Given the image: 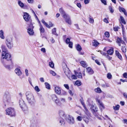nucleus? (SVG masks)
<instances>
[{"mask_svg": "<svg viewBox=\"0 0 127 127\" xmlns=\"http://www.w3.org/2000/svg\"><path fill=\"white\" fill-rule=\"evenodd\" d=\"M27 99L28 102L31 105H33L35 101L32 94L30 92H27L26 93Z\"/></svg>", "mask_w": 127, "mask_h": 127, "instance_id": "obj_1", "label": "nucleus"}, {"mask_svg": "<svg viewBox=\"0 0 127 127\" xmlns=\"http://www.w3.org/2000/svg\"><path fill=\"white\" fill-rule=\"evenodd\" d=\"M10 61L11 60L10 54L8 52H6L2 54L1 61L2 63H4L5 60Z\"/></svg>", "mask_w": 127, "mask_h": 127, "instance_id": "obj_2", "label": "nucleus"}, {"mask_svg": "<svg viewBox=\"0 0 127 127\" xmlns=\"http://www.w3.org/2000/svg\"><path fill=\"white\" fill-rule=\"evenodd\" d=\"M5 43L7 47L11 49L13 46V44L12 38L10 37H7L6 39Z\"/></svg>", "mask_w": 127, "mask_h": 127, "instance_id": "obj_3", "label": "nucleus"}, {"mask_svg": "<svg viewBox=\"0 0 127 127\" xmlns=\"http://www.w3.org/2000/svg\"><path fill=\"white\" fill-rule=\"evenodd\" d=\"M65 119L67 122L70 125H72L75 123L74 118L71 115H67L65 116Z\"/></svg>", "mask_w": 127, "mask_h": 127, "instance_id": "obj_4", "label": "nucleus"}, {"mask_svg": "<svg viewBox=\"0 0 127 127\" xmlns=\"http://www.w3.org/2000/svg\"><path fill=\"white\" fill-rule=\"evenodd\" d=\"M6 114L10 115L11 116H14L15 115V112L14 108H9L5 110Z\"/></svg>", "mask_w": 127, "mask_h": 127, "instance_id": "obj_5", "label": "nucleus"}, {"mask_svg": "<svg viewBox=\"0 0 127 127\" xmlns=\"http://www.w3.org/2000/svg\"><path fill=\"white\" fill-rule=\"evenodd\" d=\"M34 27L33 24L31 23L27 30V32L30 35H34V32L33 29Z\"/></svg>", "mask_w": 127, "mask_h": 127, "instance_id": "obj_6", "label": "nucleus"}, {"mask_svg": "<svg viewBox=\"0 0 127 127\" xmlns=\"http://www.w3.org/2000/svg\"><path fill=\"white\" fill-rule=\"evenodd\" d=\"M62 65L64 73L68 77V75L70 73V71L68 68L67 67L66 64L64 63H63Z\"/></svg>", "mask_w": 127, "mask_h": 127, "instance_id": "obj_7", "label": "nucleus"}, {"mask_svg": "<svg viewBox=\"0 0 127 127\" xmlns=\"http://www.w3.org/2000/svg\"><path fill=\"white\" fill-rule=\"evenodd\" d=\"M116 42L119 46H121V44L126 45L125 42L122 39V38L118 37L116 39Z\"/></svg>", "mask_w": 127, "mask_h": 127, "instance_id": "obj_8", "label": "nucleus"}, {"mask_svg": "<svg viewBox=\"0 0 127 127\" xmlns=\"http://www.w3.org/2000/svg\"><path fill=\"white\" fill-rule=\"evenodd\" d=\"M18 3L19 6L22 8L27 9L28 8V6L26 4H24L20 0L18 1Z\"/></svg>", "mask_w": 127, "mask_h": 127, "instance_id": "obj_9", "label": "nucleus"}, {"mask_svg": "<svg viewBox=\"0 0 127 127\" xmlns=\"http://www.w3.org/2000/svg\"><path fill=\"white\" fill-rule=\"evenodd\" d=\"M23 18L26 21H30L31 19V16L29 14L26 12L24 13Z\"/></svg>", "mask_w": 127, "mask_h": 127, "instance_id": "obj_10", "label": "nucleus"}, {"mask_svg": "<svg viewBox=\"0 0 127 127\" xmlns=\"http://www.w3.org/2000/svg\"><path fill=\"white\" fill-rule=\"evenodd\" d=\"M31 125L30 127H39L37 124V121L36 120L32 119L31 121Z\"/></svg>", "mask_w": 127, "mask_h": 127, "instance_id": "obj_11", "label": "nucleus"}, {"mask_svg": "<svg viewBox=\"0 0 127 127\" xmlns=\"http://www.w3.org/2000/svg\"><path fill=\"white\" fill-rule=\"evenodd\" d=\"M10 97L9 95L5 94L3 97L4 101L5 102H8L10 100Z\"/></svg>", "mask_w": 127, "mask_h": 127, "instance_id": "obj_12", "label": "nucleus"}, {"mask_svg": "<svg viewBox=\"0 0 127 127\" xmlns=\"http://www.w3.org/2000/svg\"><path fill=\"white\" fill-rule=\"evenodd\" d=\"M97 102L99 103V106L100 109L101 110L105 108V107L103 103L99 100L97 99H96Z\"/></svg>", "mask_w": 127, "mask_h": 127, "instance_id": "obj_13", "label": "nucleus"}, {"mask_svg": "<svg viewBox=\"0 0 127 127\" xmlns=\"http://www.w3.org/2000/svg\"><path fill=\"white\" fill-rule=\"evenodd\" d=\"M55 92L57 94L60 95L61 93V88L58 87H56L55 88Z\"/></svg>", "mask_w": 127, "mask_h": 127, "instance_id": "obj_14", "label": "nucleus"}, {"mask_svg": "<svg viewBox=\"0 0 127 127\" xmlns=\"http://www.w3.org/2000/svg\"><path fill=\"white\" fill-rule=\"evenodd\" d=\"M59 114L61 118L62 117L65 118V116L67 115L65 114L64 112L62 110H60L59 111Z\"/></svg>", "mask_w": 127, "mask_h": 127, "instance_id": "obj_15", "label": "nucleus"}, {"mask_svg": "<svg viewBox=\"0 0 127 127\" xmlns=\"http://www.w3.org/2000/svg\"><path fill=\"white\" fill-rule=\"evenodd\" d=\"M86 72L89 74H92L94 73L93 70L90 67H88L86 68Z\"/></svg>", "mask_w": 127, "mask_h": 127, "instance_id": "obj_16", "label": "nucleus"}, {"mask_svg": "<svg viewBox=\"0 0 127 127\" xmlns=\"http://www.w3.org/2000/svg\"><path fill=\"white\" fill-rule=\"evenodd\" d=\"M91 109L92 110V111L93 113H94L95 114H96L95 112H96L97 111V108L95 106L92 105Z\"/></svg>", "mask_w": 127, "mask_h": 127, "instance_id": "obj_17", "label": "nucleus"}, {"mask_svg": "<svg viewBox=\"0 0 127 127\" xmlns=\"http://www.w3.org/2000/svg\"><path fill=\"white\" fill-rule=\"evenodd\" d=\"M15 71L16 73L18 76H20L22 74V72L20 69L18 68H16Z\"/></svg>", "mask_w": 127, "mask_h": 127, "instance_id": "obj_18", "label": "nucleus"}, {"mask_svg": "<svg viewBox=\"0 0 127 127\" xmlns=\"http://www.w3.org/2000/svg\"><path fill=\"white\" fill-rule=\"evenodd\" d=\"M119 10L120 12H123L126 16H127V13L126 12V10L124 8L120 7L119 8Z\"/></svg>", "mask_w": 127, "mask_h": 127, "instance_id": "obj_19", "label": "nucleus"}, {"mask_svg": "<svg viewBox=\"0 0 127 127\" xmlns=\"http://www.w3.org/2000/svg\"><path fill=\"white\" fill-rule=\"evenodd\" d=\"M119 20L121 23H122L124 24H126L124 18L122 16H120V18L119 19Z\"/></svg>", "mask_w": 127, "mask_h": 127, "instance_id": "obj_20", "label": "nucleus"}, {"mask_svg": "<svg viewBox=\"0 0 127 127\" xmlns=\"http://www.w3.org/2000/svg\"><path fill=\"white\" fill-rule=\"evenodd\" d=\"M116 54L118 57L121 60H122V56L121 54L119 53V52L117 51H116Z\"/></svg>", "mask_w": 127, "mask_h": 127, "instance_id": "obj_21", "label": "nucleus"}, {"mask_svg": "<svg viewBox=\"0 0 127 127\" xmlns=\"http://www.w3.org/2000/svg\"><path fill=\"white\" fill-rule=\"evenodd\" d=\"M99 43L96 40H94L93 42V46L96 47Z\"/></svg>", "mask_w": 127, "mask_h": 127, "instance_id": "obj_22", "label": "nucleus"}, {"mask_svg": "<svg viewBox=\"0 0 127 127\" xmlns=\"http://www.w3.org/2000/svg\"><path fill=\"white\" fill-rule=\"evenodd\" d=\"M22 109L23 111L27 110V107L25 104H23V105H22L20 106Z\"/></svg>", "mask_w": 127, "mask_h": 127, "instance_id": "obj_23", "label": "nucleus"}, {"mask_svg": "<svg viewBox=\"0 0 127 127\" xmlns=\"http://www.w3.org/2000/svg\"><path fill=\"white\" fill-rule=\"evenodd\" d=\"M55 103L58 105L60 106L61 105V103L58 98L54 101Z\"/></svg>", "mask_w": 127, "mask_h": 127, "instance_id": "obj_24", "label": "nucleus"}, {"mask_svg": "<svg viewBox=\"0 0 127 127\" xmlns=\"http://www.w3.org/2000/svg\"><path fill=\"white\" fill-rule=\"evenodd\" d=\"M80 63L81 65L84 67H86L87 66V64L86 62L84 61H81Z\"/></svg>", "mask_w": 127, "mask_h": 127, "instance_id": "obj_25", "label": "nucleus"}, {"mask_svg": "<svg viewBox=\"0 0 127 127\" xmlns=\"http://www.w3.org/2000/svg\"><path fill=\"white\" fill-rule=\"evenodd\" d=\"M2 54L6 52H8V51L6 48L4 46H2Z\"/></svg>", "mask_w": 127, "mask_h": 127, "instance_id": "obj_26", "label": "nucleus"}, {"mask_svg": "<svg viewBox=\"0 0 127 127\" xmlns=\"http://www.w3.org/2000/svg\"><path fill=\"white\" fill-rule=\"evenodd\" d=\"M4 33L3 31L1 30L0 31V37L2 39H4L5 38L4 36Z\"/></svg>", "mask_w": 127, "mask_h": 127, "instance_id": "obj_27", "label": "nucleus"}, {"mask_svg": "<svg viewBox=\"0 0 127 127\" xmlns=\"http://www.w3.org/2000/svg\"><path fill=\"white\" fill-rule=\"evenodd\" d=\"M39 24L40 28L39 29L40 31V32L41 33H43L44 32V28L41 25V24L40 23Z\"/></svg>", "mask_w": 127, "mask_h": 127, "instance_id": "obj_28", "label": "nucleus"}, {"mask_svg": "<svg viewBox=\"0 0 127 127\" xmlns=\"http://www.w3.org/2000/svg\"><path fill=\"white\" fill-rule=\"evenodd\" d=\"M51 97L52 100L54 101L57 98L56 95L55 94L52 95Z\"/></svg>", "mask_w": 127, "mask_h": 127, "instance_id": "obj_29", "label": "nucleus"}, {"mask_svg": "<svg viewBox=\"0 0 127 127\" xmlns=\"http://www.w3.org/2000/svg\"><path fill=\"white\" fill-rule=\"evenodd\" d=\"M76 48L77 50L79 52H80L82 50V48L81 47L79 44H78L77 45Z\"/></svg>", "mask_w": 127, "mask_h": 127, "instance_id": "obj_30", "label": "nucleus"}, {"mask_svg": "<svg viewBox=\"0 0 127 127\" xmlns=\"http://www.w3.org/2000/svg\"><path fill=\"white\" fill-rule=\"evenodd\" d=\"M107 54L112 55L113 53V50L112 49H110L108 50L107 51Z\"/></svg>", "mask_w": 127, "mask_h": 127, "instance_id": "obj_31", "label": "nucleus"}, {"mask_svg": "<svg viewBox=\"0 0 127 127\" xmlns=\"http://www.w3.org/2000/svg\"><path fill=\"white\" fill-rule=\"evenodd\" d=\"M75 74L79 78H82V74L81 73L76 72L75 73Z\"/></svg>", "mask_w": 127, "mask_h": 127, "instance_id": "obj_32", "label": "nucleus"}, {"mask_svg": "<svg viewBox=\"0 0 127 127\" xmlns=\"http://www.w3.org/2000/svg\"><path fill=\"white\" fill-rule=\"evenodd\" d=\"M65 20L66 22L69 25H71V23L70 17L68 18L67 19H66Z\"/></svg>", "mask_w": 127, "mask_h": 127, "instance_id": "obj_33", "label": "nucleus"}, {"mask_svg": "<svg viewBox=\"0 0 127 127\" xmlns=\"http://www.w3.org/2000/svg\"><path fill=\"white\" fill-rule=\"evenodd\" d=\"M63 17L65 19V20L66 19H67L70 17L67 14H66V13H65L64 14L62 15Z\"/></svg>", "mask_w": 127, "mask_h": 127, "instance_id": "obj_34", "label": "nucleus"}, {"mask_svg": "<svg viewBox=\"0 0 127 127\" xmlns=\"http://www.w3.org/2000/svg\"><path fill=\"white\" fill-rule=\"evenodd\" d=\"M125 45H124L121 47V49L123 53H125L126 51V48Z\"/></svg>", "mask_w": 127, "mask_h": 127, "instance_id": "obj_35", "label": "nucleus"}, {"mask_svg": "<svg viewBox=\"0 0 127 127\" xmlns=\"http://www.w3.org/2000/svg\"><path fill=\"white\" fill-rule=\"evenodd\" d=\"M95 92L97 93H100L101 92V90L100 88H97L95 89Z\"/></svg>", "mask_w": 127, "mask_h": 127, "instance_id": "obj_36", "label": "nucleus"}, {"mask_svg": "<svg viewBox=\"0 0 127 127\" xmlns=\"http://www.w3.org/2000/svg\"><path fill=\"white\" fill-rule=\"evenodd\" d=\"M120 105L117 104L115 106H113V108L114 110H119L120 108Z\"/></svg>", "mask_w": 127, "mask_h": 127, "instance_id": "obj_37", "label": "nucleus"}, {"mask_svg": "<svg viewBox=\"0 0 127 127\" xmlns=\"http://www.w3.org/2000/svg\"><path fill=\"white\" fill-rule=\"evenodd\" d=\"M19 103L20 106L22 105H23V104H25L24 101L22 98H21L20 99Z\"/></svg>", "mask_w": 127, "mask_h": 127, "instance_id": "obj_38", "label": "nucleus"}, {"mask_svg": "<svg viewBox=\"0 0 127 127\" xmlns=\"http://www.w3.org/2000/svg\"><path fill=\"white\" fill-rule=\"evenodd\" d=\"M4 67L7 69H10V65H6L5 64V62H4V63H2Z\"/></svg>", "mask_w": 127, "mask_h": 127, "instance_id": "obj_39", "label": "nucleus"}, {"mask_svg": "<svg viewBox=\"0 0 127 127\" xmlns=\"http://www.w3.org/2000/svg\"><path fill=\"white\" fill-rule=\"evenodd\" d=\"M56 29L55 28H54L52 30V33L53 34L58 36V35L56 33Z\"/></svg>", "mask_w": 127, "mask_h": 127, "instance_id": "obj_40", "label": "nucleus"}, {"mask_svg": "<svg viewBox=\"0 0 127 127\" xmlns=\"http://www.w3.org/2000/svg\"><path fill=\"white\" fill-rule=\"evenodd\" d=\"M59 11L62 15L65 13L64 10L62 8H60Z\"/></svg>", "mask_w": 127, "mask_h": 127, "instance_id": "obj_41", "label": "nucleus"}, {"mask_svg": "<svg viewBox=\"0 0 127 127\" xmlns=\"http://www.w3.org/2000/svg\"><path fill=\"white\" fill-rule=\"evenodd\" d=\"M45 84L46 86V88L48 89H50V86L49 84L47 82H45Z\"/></svg>", "mask_w": 127, "mask_h": 127, "instance_id": "obj_42", "label": "nucleus"}, {"mask_svg": "<svg viewBox=\"0 0 127 127\" xmlns=\"http://www.w3.org/2000/svg\"><path fill=\"white\" fill-rule=\"evenodd\" d=\"M41 21L42 23L44 24V25L47 27H48L49 26L48 24L46 23L44 20L42 19L41 20Z\"/></svg>", "mask_w": 127, "mask_h": 127, "instance_id": "obj_43", "label": "nucleus"}, {"mask_svg": "<svg viewBox=\"0 0 127 127\" xmlns=\"http://www.w3.org/2000/svg\"><path fill=\"white\" fill-rule=\"evenodd\" d=\"M75 83L76 85L78 86H80L81 84V82L80 81L78 80L76 81L75 82Z\"/></svg>", "mask_w": 127, "mask_h": 127, "instance_id": "obj_44", "label": "nucleus"}, {"mask_svg": "<svg viewBox=\"0 0 127 127\" xmlns=\"http://www.w3.org/2000/svg\"><path fill=\"white\" fill-rule=\"evenodd\" d=\"M104 35L105 36L107 37L108 38L109 37L110 34L108 32H105L104 33Z\"/></svg>", "mask_w": 127, "mask_h": 127, "instance_id": "obj_45", "label": "nucleus"}, {"mask_svg": "<svg viewBox=\"0 0 127 127\" xmlns=\"http://www.w3.org/2000/svg\"><path fill=\"white\" fill-rule=\"evenodd\" d=\"M109 9L110 11V12L111 13H113L114 12V10L113 9L112 7V6H109Z\"/></svg>", "mask_w": 127, "mask_h": 127, "instance_id": "obj_46", "label": "nucleus"}, {"mask_svg": "<svg viewBox=\"0 0 127 127\" xmlns=\"http://www.w3.org/2000/svg\"><path fill=\"white\" fill-rule=\"evenodd\" d=\"M107 77L108 79H110L111 78L112 76L110 73H108L107 74Z\"/></svg>", "mask_w": 127, "mask_h": 127, "instance_id": "obj_47", "label": "nucleus"}, {"mask_svg": "<svg viewBox=\"0 0 127 127\" xmlns=\"http://www.w3.org/2000/svg\"><path fill=\"white\" fill-rule=\"evenodd\" d=\"M49 66L52 68H53L54 66V64L52 62L49 63Z\"/></svg>", "mask_w": 127, "mask_h": 127, "instance_id": "obj_48", "label": "nucleus"}, {"mask_svg": "<svg viewBox=\"0 0 127 127\" xmlns=\"http://www.w3.org/2000/svg\"><path fill=\"white\" fill-rule=\"evenodd\" d=\"M70 42H71V41H70V39L68 38H67L65 40V42L67 44H68Z\"/></svg>", "mask_w": 127, "mask_h": 127, "instance_id": "obj_49", "label": "nucleus"}, {"mask_svg": "<svg viewBox=\"0 0 127 127\" xmlns=\"http://www.w3.org/2000/svg\"><path fill=\"white\" fill-rule=\"evenodd\" d=\"M83 120L85 121V123L87 124H88L89 122V119L87 118H86L84 117L83 118Z\"/></svg>", "mask_w": 127, "mask_h": 127, "instance_id": "obj_50", "label": "nucleus"}, {"mask_svg": "<svg viewBox=\"0 0 127 127\" xmlns=\"http://www.w3.org/2000/svg\"><path fill=\"white\" fill-rule=\"evenodd\" d=\"M61 94L62 95H66L67 93L65 91L62 90Z\"/></svg>", "mask_w": 127, "mask_h": 127, "instance_id": "obj_51", "label": "nucleus"}, {"mask_svg": "<svg viewBox=\"0 0 127 127\" xmlns=\"http://www.w3.org/2000/svg\"><path fill=\"white\" fill-rule=\"evenodd\" d=\"M35 89L36 91L37 92H39L40 91V90L39 89V88L37 86H36L35 87Z\"/></svg>", "mask_w": 127, "mask_h": 127, "instance_id": "obj_52", "label": "nucleus"}, {"mask_svg": "<svg viewBox=\"0 0 127 127\" xmlns=\"http://www.w3.org/2000/svg\"><path fill=\"white\" fill-rule=\"evenodd\" d=\"M99 51L100 53L103 56H106V55H107V54L106 53L102 51Z\"/></svg>", "mask_w": 127, "mask_h": 127, "instance_id": "obj_53", "label": "nucleus"}, {"mask_svg": "<svg viewBox=\"0 0 127 127\" xmlns=\"http://www.w3.org/2000/svg\"><path fill=\"white\" fill-rule=\"evenodd\" d=\"M50 73L51 74H52L53 76H55L56 75V73L53 71L51 70L50 71Z\"/></svg>", "mask_w": 127, "mask_h": 127, "instance_id": "obj_54", "label": "nucleus"}, {"mask_svg": "<svg viewBox=\"0 0 127 127\" xmlns=\"http://www.w3.org/2000/svg\"><path fill=\"white\" fill-rule=\"evenodd\" d=\"M69 44V47L71 48H72V46H73V43L72 42H70L69 43H68Z\"/></svg>", "mask_w": 127, "mask_h": 127, "instance_id": "obj_55", "label": "nucleus"}, {"mask_svg": "<svg viewBox=\"0 0 127 127\" xmlns=\"http://www.w3.org/2000/svg\"><path fill=\"white\" fill-rule=\"evenodd\" d=\"M60 123L61 124V125H62L63 123H64V120L63 118H62L61 119H60Z\"/></svg>", "mask_w": 127, "mask_h": 127, "instance_id": "obj_56", "label": "nucleus"}, {"mask_svg": "<svg viewBox=\"0 0 127 127\" xmlns=\"http://www.w3.org/2000/svg\"><path fill=\"white\" fill-rule=\"evenodd\" d=\"M90 1V0H84V2L85 4H88Z\"/></svg>", "mask_w": 127, "mask_h": 127, "instance_id": "obj_57", "label": "nucleus"}, {"mask_svg": "<svg viewBox=\"0 0 127 127\" xmlns=\"http://www.w3.org/2000/svg\"><path fill=\"white\" fill-rule=\"evenodd\" d=\"M64 86L68 90L69 89V87L68 85L67 84H64Z\"/></svg>", "mask_w": 127, "mask_h": 127, "instance_id": "obj_58", "label": "nucleus"}, {"mask_svg": "<svg viewBox=\"0 0 127 127\" xmlns=\"http://www.w3.org/2000/svg\"><path fill=\"white\" fill-rule=\"evenodd\" d=\"M25 73L26 74V75L27 76H28L29 75V73H28V70L27 69H26L25 70Z\"/></svg>", "mask_w": 127, "mask_h": 127, "instance_id": "obj_59", "label": "nucleus"}, {"mask_svg": "<svg viewBox=\"0 0 127 127\" xmlns=\"http://www.w3.org/2000/svg\"><path fill=\"white\" fill-rule=\"evenodd\" d=\"M119 29L118 27H115L113 28V30L115 31H118Z\"/></svg>", "mask_w": 127, "mask_h": 127, "instance_id": "obj_60", "label": "nucleus"}, {"mask_svg": "<svg viewBox=\"0 0 127 127\" xmlns=\"http://www.w3.org/2000/svg\"><path fill=\"white\" fill-rule=\"evenodd\" d=\"M61 101L63 103L66 102L65 99L64 98H61Z\"/></svg>", "mask_w": 127, "mask_h": 127, "instance_id": "obj_61", "label": "nucleus"}, {"mask_svg": "<svg viewBox=\"0 0 127 127\" xmlns=\"http://www.w3.org/2000/svg\"><path fill=\"white\" fill-rule=\"evenodd\" d=\"M101 1L102 3H103L105 5H106L107 4L106 0H101Z\"/></svg>", "mask_w": 127, "mask_h": 127, "instance_id": "obj_62", "label": "nucleus"}, {"mask_svg": "<svg viewBox=\"0 0 127 127\" xmlns=\"http://www.w3.org/2000/svg\"><path fill=\"white\" fill-rule=\"evenodd\" d=\"M89 22L90 23H93L94 22V20L92 18H90Z\"/></svg>", "mask_w": 127, "mask_h": 127, "instance_id": "obj_63", "label": "nucleus"}, {"mask_svg": "<svg viewBox=\"0 0 127 127\" xmlns=\"http://www.w3.org/2000/svg\"><path fill=\"white\" fill-rule=\"evenodd\" d=\"M27 1L29 3L32 4L34 0H27Z\"/></svg>", "mask_w": 127, "mask_h": 127, "instance_id": "obj_64", "label": "nucleus"}]
</instances>
